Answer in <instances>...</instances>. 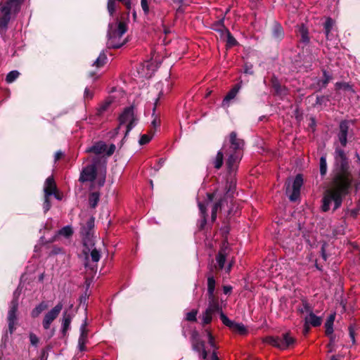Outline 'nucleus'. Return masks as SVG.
Masks as SVG:
<instances>
[{
	"instance_id": "f257e3e1",
	"label": "nucleus",
	"mask_w": 360,
	"mask_h": 360,
	"mask_svg": "<svg viewBox=\"0 0 360 360\" xmlns=\"http://www.w3.org/2000/svg\"><path fill=\"white\" fill-rule=\"evenodd\" d=\"M334 163L331 180L321 199V210L328 212L332 205L333 212L339 209L343 199L349 193L353 182L349 158L345 150L335 143Z\"/></svg>"
},
{
	"instance_id": "f03ea898",
	"label": "nucleus",
	"mask_w": 360,
	"mask_h": 360,
	"mask_svg": "<svg viewBox=\"0 0 360 360\" xmlns=\"http://www.w3.org/2000/svg\"><path fill=\"white\" fill-rule=\"evenodd\" d=\"M245 145L243 139H240L236 131H231L228 139H226L222 146V150L227 156L226 166L228 173L227 186L228 195H231L235 187H236V179L235 178L238 164L242 158V151Z\"/></svg>"
},
{
	"instance_id": "7ed1b4c3",
	"label": "nucleus",
	"mask_w": 360,
	"mask_h": 360,
	"mask_svg": "<svg viewBox=\"0 0 360 360\" xmlns=\"http://www.w3.org/2000/svg\"><path fill=\"white\" fill-rule=\"evenodd\" d=\"M127 32L125 22L119 21L118 19L114 22L109 23L108 31L107 46L109 49H119L125 43L122 39L123 34Z\"/></svg>"
},
{
	"instance_id": "20e7f679",
	"label": "nucleus",
	"mask_w": 360,
	"mask_h": 360,
	"mask_svg": "<svg viewBox=\"0 0 360 360\" xmlns=\"http://www.w3.org/2000/svg\"><path fill=\"white\" fill-rule=\"evenodd\" d=\"M264 342L273 347L285 350L292 347L296 342V339L290 335V333H283L281 336H268Z\"/></svg>"
},
{
	"instance_id": "39448f33",
	"label": "nucleus",
	"mask_w": 360,
	"mask_h": 360,
	"mask_svg": "<svg viewBox=\"0 0 360 360\" xmlns=\"http://www.w3.org/2000/svg\"><path fill=\"white\" fill-rule=\"evenodd\" d=\"M118 121L120 126L127 123L124 134V137H126L129 131L136 126L138 121V118L134 114V107L131 105L124 108L118 117Z\"/></svg>"
},
{
	"instance_id": "423d86ee",
	"label": "nucleus",
	"mask_w": 360,
	"mask_h": 360,
	"mask_svg": "<svg viewBox=\"0 0 360 360\" xmlns=\"http://www.w3.org/2000/svg\"><path fill=\"white\" fill-rule=\"evenodd\" d=\"M18 299H13L9 305L7 315L8 332L12 335L16 330L18 324Z\"/></svg>"
},
{
	"instance_id": "0eeeda50",
	"label": "nucleus",
	"mask_w": 360,
	"mask_h": 360,
	"mask_svg": "<svg viewBox=\"0 0 360 360\" xmlns=\"http://www.w3.org/2000/svg\"><path fill=\"white\" fill-rule=\"evenodd\" d=\"M352 124V121L348 120H342L339 124L337 137L342 148L346 147L348 137L353 136V130L351 129Z\"/></svg>"
},
{
	"instance_id": "6e6552de",
	"label": "nucleus",
	"mask_w": 360,
	"mask_h": 360,
	"mask_svg": "<svg viewBox=\"0 0 360 360\" xmlns=\"http://www.w3.org/2000/svg\"><path fill=\"white\" fill-rule=\"evenodd\" d=\"M94 217H89L81 229L83 245L84 247H86L89 250H90L89 246H94V245L92 239V231L94 228Z\"/></svg>"
},
{
	"instance_id": "1a4fd4ad",
	"label": "nucleus",
	"mask_w": 360,
	"mask_h": 360,
	"mask_svg": "<svg viewBox=\"0 0 360 360\" xmlns=\"http://www.w3.org/2000/svg\"><path fill=\"white\" fill-rule=\"evenodd\" d=\"M217 191L216 193H207V201L206 204L201 202H198V207L200 210V219L198 220L197 226H198L199 231H202L205 228V226L207 224V217L206 207L210 202H211L213 200L214 196L217 195Z\"/></svg>"
},
{
	"instance_id": "9d476101",
	"label": "nucleus",
	"mask_w": 360,
	"mask_h": 360,
	"mask_svg": "<svg viewBox=\"0 0 360 360\" xmlns=\"http://www.w3.org/2000/svg\"><path fill=\"white\" fill-rule=\"evenodd\" d=\"M303 184V178L302 174H297L292 181L290 186V184L287 186L286 193L289 194V199L290 201H296L300 194V188Z\"/></svg>"
},
{
	"instance_id": "9b49d317",
	"label": "nucleus",
	"mask_w": 360,
	"mask_h": 360,
	"mask_svg": "<svg viewBox=\"0 0 360 360\" xmlns=\"http://www.w3.org/2000/svg\"><path fill=\"white\" fill-rule=\"evenodd\" d=\"M97 176V162H94L93 163L86 165L84 167L81 173L79 178V181L81 183L85 182H94Z\"/></svg>"
},
{
	"instance_id": "f8f14e48",
	"label": "nucleus",
	"mask_w": 360,
	"mask_h": 360,
	"mask_svg": "<svg viewBox=\"0 0 360 360\" xmlns=\"http://www.w3.org/2000/svg\"><path fill=\"white\" fill-rule=\"evenodd\" d=\"M63 307V305L62 302H60L53 308L45 314L42 321V326L45 330L50 328L51 324L58 316Z\"/></svg>"
},
{
	"instance_id": "ddd939ff",
	"label": "nucleus",
	"mask_w": 360,
	"mask_h": 360,
	"mask_svg": "<svg viewBox=\"0 0 360 360\" xmlns=\"http://www.w3.org/2000/svg\"><path fill=\"white\" fill-rule=\"evenodd\" d=\"M228 188H229V186H227V181H226V184H225V187H224L225 193L224 194V196L220 197L219 198L218 201L212 205V214H211V220H212V223L216 220L217 211L219 209L221 208L222 205H224V202H228V200H231L232 198L233 197V193L235 192L236 188L233 189V193L230 195H228V194H227Z\"/></svg>"
},
{
	"instance_id": "4468645a",
	"label": "nucleus",
	"mask_w": 360,
	"mask_h": 360,
	"mask_svg": "<svg viewBox=\"0 0 360 360\" xmlns=\"http://www.w3.org/2000/svg\"><path fill=\"white\" fill-rule=\"evenodd\" d=\"M230 252V248L227 241H224L220 247V249L216 255V261L217 267L219 270H222L226 260V257Z\"/></svg>"
},
{
	"instance_id": "2eb2a0df",
	"label": "nucleus",
	"mask_w": 360,
	"mask_h": 360,
	"mask_svg": "<svg viewBox=\"0 0 360 360\" xmlns=\"http://www.w3.org/2000/svg\"><path fill=\"white\" fill-rule=\"evenodd\" d=\"M11 20V11L8 8L2 7L0 4V33L4 32Z\"/></svg>"
},
{
	"instance_id": "dca6fc26",
	"label": "nucleus",
	"mask_w": 360,
	"mask_h": 360,
	"mask_svg": "<svg viewBox=\"0 0 360 360\" xmlns=\"http://www.w3.org/2000/svg\"><path fill=\"white\" fill-rule=\"evenodd\" d=\"M241 86L240 84H236L227 93V94L224 98L221 107L224 108H228L230 106L231 101L233 100L238 93L239 92Z\"/></svg>"
},
{
	"instance_id": "f3484780",
	"label": "nucleus",
	"mask_w": 360,
	"mask_h": 360,
	"mask_svg": "<svg viewBox=\"0 0 360 360\" xmlns=\"http://www.w3.org/2000/svg\"><path fill=\"white\" fill-rule=\"evenodd\" d=\"M297 36L300 37L299 42L304 46L310 42L309 30L304 24H301L297 27Z\"/></svg>"
},
{
	"instance_id": "a211bd4d",
	"label": "nucleus",
	"mask_w": 360,
	"mask_h": 360,
	"mask_svg": "<svg viewBox=\"0 0 360 360\" xmlns=\"http://www.w3.org/2000/svg\"><path fill=\"white\" fill-rule=\"evenodd\" d=\"M208 306L207 309L214 313H219L222 311L221 307L219 303V298L215 294L207 295Z\"/></svg>"
},
{
	"instance_id": "6ab92c4d",
	"label": "nucleus",
	"mask_w": 360,
	"mask_h": 360,
	"mask_svg": "<svg viewBox=\"0 0 360 360\" xmlns=\"http://www.w3.org/2000/svg\"><path fill=\"white\" fill-rule=\"evenodd\" d=\"M224 153L222 148L219 150L216 156L210 160L209 165L217 170L220 169L224 165Z\"/></svg>"
},
{
	"instance_id": "aec40b11",
	"label": "nucleus",
	"mask_w": 360,
	"mask_h": 360,
	"mask_svg": "<svg viewBox=\"0 0 360 360\" xmlns=\"http://www.w3.org/2000/svg\"><path fill=\"white\" fill-rule=\"evenodd\" d=\"M57 189V186L53 176H49L44 183V195L51 196Z\"/></svg>"
},
{
	"instance_id": "412c9836",
	"label": "nucleus",
	"mask_w": 360,
	"mask_h": 360,
	"mask_svg": "<svg viewBox=\"0 0 360 360\" xmlns=\"http://www.w3.org/2000/svg\"><path fill=\"white\" fill-rule=\"evenodd\" d=\"M73 229L71 226H65L58 231L56 234L51 239L50 242L52 243L58 240L60 236L69 238L73 235Z\"/></svg>"
},
{
	"instance_id": "4be33fe9",
	"label": "nucleus",
	"mask_w": 360,
	"mask_h": 360,
	"mask_svg": "<svg viewBox=\"0 0 360 360\" xmlns=\"http://www.w3.org/2000/svg\"><path fill=\"white\" fill-rule=\"evenodd\" d=\"M107 149V145L103 141H98L95 143L92 146L88 148L86 150V153H92L96 155H100L105 153Z\"/></svg>"
},
{
	"instance_id": "5701e85b",
	"label": "nucleus",
	"mask_w": 360,
	"mask_h": 360,
	"mask_svg": "<svg viewBox=\"0 0 360 360\" xmlns=\"http://www.w3.org/2000/svg\"><path fill=\"white\" fill-rule=\"evenodd\" d=\"M192 347L193 350L197 352L199 354V356L203 359H206L207 357V352L205 349V342L203 340H199L197 342H194L192 343Z\"/></svg>"
},
{
	"instance_id": "b1692460",
	"label": "nucleus",
	"mask_w": 360,
	"mask_h": 360,
	"mask_svg": "<svg viewBox=\"0 0 360 360\" xmlns=\"http://www.w3.org/2000/svg\"><path fill=\"white\" fill-rule=\"evenodd\" d=\"M72 316L71 314L68 313L67 311L63 312V319H62V327H61V333L63 336H65L67 332L70 328V323L72 321Z\"/></svg>"
},
{
	"instance_id": "393cba45",
	"label": "nucleus",
	"mask_w": 360,
	"mask_h": 360,
	"mask_svg": "<svg viewBox=\"0 0 360 360\" xmlns=\"http://www.w3.org/2000/svg\"><path fill=\"white\" fill-rule=\"evenodd\" d=\"M24 0H7L4 5L1 4L2 7H7L9 11H13V13H18L20 10V6Z\"/></svg>"
},
{
	"instance_id": "a878e982",
	"label": "nucleus",
	"mask_w": 360,
	"mask_h": 360,
	"mask_svg": "<svg viewBox=\"0 0 360 360\" xmlns=\"http://www.w3.org/2000/svg\"><path fill=\"white\" fill-rule=\"evenodd\" d=\"M216 313L210 311L208 309H205V311L202 313V314L199 316L200 319V324L205 327L206 325L210 324L212 321V317Z\"/></svg>"
},
{
	"instance_id": "bb28decb",
	"label": "nucleus",
	"mask_w": 360,
	"mask_h": 360,
	"mask_svg": "<svg viewBox=\"0 0 360 360\" xmlns=\"http://www.w3.org/2000/svg\"><path fill=\"white\" fill-rule=\"evenodd\" d=\"M335 25V21L330 17L327 18L323 24L324 32L327 39H332V30Z\"/></svg>"
},
{
	"instance_id": "cd10ccee",
	"label": "nucleus",
	"mask_w": 360,
	"mask_h": 360,
	"mask_svg": "<svg viewBox=\"0 0 360 360\" xmlns=\"http://www.w3.org/2000/svg\"><path fill=\"white\" fill-rule=\"evenodd\" d=\"M211 27L213 30L219 32L221 37L224 36V32L228 30L224 25V17L213 22Z\"/></svg>"
},
{
	"instance_id": "c85d7f7f",
	"label": "nucleus",
	"mask_w": 360,
	"mask_h": 360,
	"mask_svg": "<svg viewBox=\"0 0 360 360\" xmlns=\"http://www.w3.org/2000/svg\"><path fill=\"white\" fill-rule=\"evenodd\" d=\"M112 102L113 99L109 97L103 103H101L97 108L96 115L102 116L109 109V107L112 103Z\"/></svg>"
},
{
	"instance_id": "c756f323",
	"label": "nucleus",
	"mask_w": 360,
	"mask_h": 360,
	"mask_svg": "<svg viewBox=\"0 0 360 360\" xmlns=\"http://www.w3.org/2000/svg\"><path fill=\"white\" fill-rule=\"evenodd\" d=\"M89 329L87 328V321L85 319L84 323L80 326V335L78 342H88Z\"/></svg>"
},
{
	"instance_id": "7c9ffc66",
	"label": "nucleus",
	"mask_w": 360,
	"mask_h": 360,
	"mask_svg": "<svg viewBox=\"0 0 360 360\" xmlns=\"http://www.w3.org/2000/svg\"><path fill=\"white\" fill-rule=\"evenodd\" d=\"M48 304L42 301L37 305L31 311V316L34 319L38 317L40 314L48 308Z\"/></svg>"
},
{
	"instance_id": "2f4dec72",
	"label": "nucleus",
	"mask_w": 360,
	"mask_h": 360,
	"mask_svg": "<svg viewBox=\"0 0 360 360\" xmlns=\"http://www.w3.org/2000/svg\"><path fill=\"white\" fill-rule=\"evenodd\" d=\"M305 322L309 323L313 327H318L321 325L322 319L312 312L309 314V317L305 318Z\"/></svg>"
},
{
	"instance_id": "473e14b6",
	"label": "nucleus",
	"mask_w": 360,
	"mask_h": 360,
	"mask_svg": "<svg viewBox=\"0 0 360 360\" xmlns=\"http://www.w3.org/2000/svg\"><path fill=\"white\" fill-rule=\"evenodd\" d=\"M322 72L323 78L319 79L317 82L320 89L326 88L330 81L332 79V76L326 70H323Z\"/></svg>"
},
{
	"instance_id": "72a5a7b5",
	"label": "nucleus",
	"mask_w": 360,
	"mask_h": 360,
	"mask_svg": "<svg viewBox=\"0 0 360 360\" xmlns=\"http://www.w3.org/2000/svg\"><path fill=\"white\" fill-rule=\"evenodd\" d=\"M335 86L336 90L342 89L345 91H349L352 94H354L356 93L355 90L353 88V86L351 85L348 82H336Z\"/></svg>"
},
{
	"instance_id": "f704fd0d",
	"label": "nucleus",
	"mask_w": 360,
	"mask_h": 360,
	"mask_svg": "<svg viewBox=\"0 0 360 360\" xmlns=\"http://www.w3.org/2000/svg\"><path fill=\"white\" fill-rule=\"evenodd\" d=\"M272 34L275 39L278 40H281L283 38L284 31L282 26L279 23L275 22L274 25Z\"/></svg>"
},
{
	"instance_id": "c9c22d12",
	"label": "nucleus",
	"mask_w": 360,
	"mask_h": 360,
	"mask_svg": "<svg viewBox=\"0 0 360 360\" xmlns=\"http://www.w3.org/2000/svg\"><path fill=\"white\" fill-rule=\"evenodd\" d=\"M108 61V58L104 51L101 52L96 60L94 62L93 66H96L97 68L103 67Z\"/></svg>"
},
{
	"instance_id": "e433bc0d",
	"label": "nucleus",
	"mask_w": 360,
	"mask_h": 360,
	"mask_svg": "<svg viewBox=\"0 0 360 360\" xmlns=\"http://www.w3.org/2000/svg\"><path fill=\"white\" fill-rule=\"evenodd\" d=\"M359 328H360V326L357 323H351L348 326L349 335V338H351L352 344L356 343L355 337H356V333L359 330Z\"/></svg>"
},
{
	"instance_id": "4c0bfd02",
	"label": "nucleus",
	"mask_w": 360,
	"mask_h": 360,
	"mask_svg": "<svg viewBox=\"0 0 360 360\" xmlns=\"http://www.w3.org/2000/svg\"><path fill=\"white\" fill-rule=\"evenodd\" d=\"M216 281L214 276L210 273L207 274V295L214 294Z\"/></svg>"
},
{
	"instance_id": "58836bf2",
	"label": "nucleus",
	"mask_w": 360,
	"mask_h": 360,
	"mask_svg": "<svg viewBox=\"0 0 360 360\" xmlns=\"http://www.w3.org/2000/svg\"><path fill=\"white\" fill-rule=\"evenodd\" d=\"M233 332L237 333L240 335H244L248 333V330L245 326L241 323L234 322L232 327L230 328Z\"/></svg>"
},
{
	"instance_id": "ea45409f",
	"label": "nucleus",
	"mask_w": 360,
	"mask_h": 360,
	"mask_svg": "<svg viewBox=\"0 0 360 360\" xmlns=\"http://www.w3.org/2000/svg\"><path fill=\"white\" fill-rule=\"evenodd\" d=\"M100 200L99 192H92L89 195V204L91 208H95Z\"/></svg>"
},
{
	"instance_id": "a19ab883",
	"label": "nucleus",
	"mask_w": 360,
	"mask_h": 360,
	"mask_svg": "<svg viewBox=\"0 0 360 360\" xmlns=\"http://www.w3.org/2000/svg\"><path fill=\"white\" fill-rule=\"evenodd\" d=\"M224 35H226V48L230 49L238 44V41L234 38V37L231 34L229 29L224 32Z\"/></svg>"
},
{
	"instance_id": "79ce46f5",
	"label": "nucleus",
	"mask_w": 360,
	"mask_h": 360,
	"mask_svg": "<svg viewBox=\"0 0 360 360\" xmlns=\"http://www.w3.org/2000/svg\"><path fill=\"white\" fill-rule=\"evenodd\" d=\"M319 169L320 174L321 176H324L328 170L327 162H326V155L324 154L320 158L319 162Z\"/></svg>"
},
{
	"instance_id": "37998d69",
	"label": "nucleus",
	"mask_w": 360,
	"mask_h": 360,
	"mask_svg": "<svg viewBox=\"0 0 360 360\" xmlns=\"http://www.w3.org/2000/svg\"><path fill=\"white\" fill-rule=\"evenodd\" d=\"M302 301V307L298 309V311L301 314H304V312H307L309 314L312 313V307L310 305V304L308 302L307 299L303 298L301 300Z\"/></svg>"
},
{
	"instance_id": "c03bdc74",
	"label": "nucleus",
	"mask_w": 360,
	"mask_h": 360,
	"mask_svg": "<svg viewBox=\"0 0 360 360\" xmlns=\"http://www.w3.org/2000/svg\"><path fill=\"white\" fill-rule=\"evenodd\" d=\"M92 246H89V248L91 249ZM86 249L89 252V250L87 249L86 247H85ZM90 257L91 260L92 262L97 263L100 259H101V252L98 251L96 248H94L91 250H90Z\"/></svg>"
},
{
	"instance_id": "a18cd8bd",
	"label": "nucleus",
	"mask_w": 360,
	"mask_h": 360,
	"mask_svg": "<svg viewBox=\"0 0 360 360\" xmlns=\"http://www.w3.org/2000/svg\"><path fill=\"white\" fill-rule=\"evenodd\" d=\"M117 8V3L115 0H108L107 9L110 16H113Z\"/></svg>"
},
{
	"instance_id": "49530a36",
	"label": "nucleus",
	"mask_w": 360,
	"mask_h": 360,
	"mask_svg": "<svg viewBox=\"0 0 360 360\" xmlns=\"http://www.w3.org/2000/svg\"><path fill=\"white\" fill-rule=\"evenodd\" d=\"M20 75V72L17 70L9 72L6 77V82L8 84L13 82Z\"/></svg>"
},
{
	"instance_id": "de8ad7c7",
	"label": "nucleus",
	"mask_w": 360,
	"mask_h": 360,
	"mask_svg": "<svg viewBox=\"0 0 360 360\" xmlns=\"http://www.w3.org/2000/svg\"><path fill=\"white\" fill-rule=\"evenodd\" d=\"M150 134H143L141 135L140 139H139V143L140 145H145L150 142V141L152 139L154 131H152V129H150Z\"/></svg>"
},
{
	"instance_id": "09e8293b",
	"label": "nucleus",
	"mask_w": 360,
	"mask_h": 360,
	"mask_svg": "<svg viewBox=\"0 0 360 360\" xmlns=\"http://www.w3.org/2000/svg\"><path fill=\"white\" fill-rule=\"evenodd\" d=\"M220 319L224 325L231 328L234 323V321L230 320L223 312V311L219 312Z\"/></svg>"
},
{
	"instance_id": "8fccbe9b",
	"label": "nucleus",
	"mask_w": 360,
	"mask_h": 360,
	"mask_svg": "<svg viewBox=\"0 0 360 360\" xmlns=\"http://www.w3.org/2000/svg\"><path fill=\"white\" fill-rule=\"evenodd\" d=\"M197 309H192L191 311L188 312L186 315V320L191 322L197 321Z\"/></svg>"
},
{
	"instance_id": "3c124183",
	"label": "nucleus",
	"mask_w": 360,
	"mask_h": 360,
	"mask_svg": "<svg viewBox=\"0 0 360 360\" xmlns=\"http://www.w3.org/2000/svg\"><path fill=\"white\" fill-rule=\"evenodd\" d=\"M330 101L329 96H317L316 99V105H326L327 102Z\"/></svg>"
},
{
	"instance_id": "603ef678",
	"label": "nucleus",
	"mask_w": 360,
	"mask_h": 360,
	"mask_svg": "<svg viewBox=\"0 0 360 360\" xmlns=\"http://www.w3.org/2000/svg\"><path fill=\"white\" fill-rule=\"evenodd\" d=\"M84 253L85 254V263H84V266L86 268H89V269H91L92 271L94 272H96V270H97V264H96L95 265H91L89 264V256H88V254L86 252V251L84 250Z\"/></svg>"
},
{
	"instance_id": "864d4df0",
	"label": "nucleus",
	"mask_w": 360,
	"mask_h": 360,
	"mask_svg": "<svg viewBox=\"0 0 360 360\" xmlns=\"http://www.w3.org/2000/svg\"><path fill=\"white\" fill-rule=\"evenodd\" d=\"M50 197L51 196H47V195H44V203H43V208H44V212H48L51 207Z\"/></svg>"
},
{
	"instance_id": "5fc2aeb1",
	"label": "nucleus",
	"mask_w": 360,
	"mask_h": 360,
	"mask_svg": "<svg viewBox=\"0 0 360 360\" xmlns=\"http://www.w3.org/2000/svg\"><path fill=\"white\" fill-rule=\"evenodd\" d=\"M29 338H30V343L33 346L37 347L38 343H39V340L38 337L34 333H30V335H29Z\"/></svg>"
},
{
	"instance_id": "6e6d98bb",
	"label": "nucleus",
	"mask_w": 360,
	"mask_h": 360,
	"mask_svg": "<svg viewBox=\"0 0 360 360\" xmlns=\"http://www.w3.org/2000/svg\"><path fill=\"white\" fill-rule=\"evenodd\" d=\"M62 253H64L63 249L60 247H58V246L55 245L52 248V250L49 253V255L50 256L62 254Z\"/></svg>"
},
{
	"instance_id": "4d7b16f0",
	"label": "nucleus",
	"mask_w": 360,
	"mask_h": 360,
	"mask_svg": "<svg viewBox=\"0 0 360 360\" xmlns=\"http://www.w3.org/2000/svg\"><path fill=\"white\" fill-rule=\"evenodd\" d=\"M325 328H326V335L327 336H329V335H333V324L332 323H325Z\"/></svg>"
},
{
	"instance_id": "13d9d810",
	"label": "nucleus",
	"mask_w": 360,
	"mask_h": 360,
	"mask_svg": "<svg viewBox=\"0 0 360 360\" xmlns=\"http://www.w3.org/2000/svg\"><path fill=\"white\" fill-rule=\"evenodd\" d=\"M329 342L327 345V347L329 348V352H332L333 351V347L335 342V336L334 335H329Z\"/></svg>"
},
{
	"instance_id": "bf43d9fd",
	"label": "nucleus",
	"mask_w": 360,
	"mask_h": 360,
	"mask_svg": "<svg viewBox=\"0 0 360 360\" xmlns=\"http://www.w3.org/2000/svg\"><path fill=\"white\" fill-rule=\"evenodd\" d=\"M141 8H142L144 13L146 15H148L149 13V6H148V0H141Z\"/></svg>"
},
{
	"instance_id": "052dcab7",
	"label": "nucleus",
	"mask_w": 360,
	"mask_h": 360,
	"mask_svg": "<svg viewBox=\"0 0 360 360\" xmlns=\"http://www.w3.org/2000/svg\"><path fill=\"white\" fill-rule=\"evenodd\" d=\"M272 85H273V88L275 89L276 93H279L281 91V86L278 83L276 78H272Z\"/></svg>"
},
{
	"instance_id": "680f3d73",
	"label": "nucleus",
	"mask_w": 360,
	"mask_h": 360,
	"mask_svg": "<svg viewBox=\"0 0 360 360\" xmlns=\"http://www.w3.org/2000/svg\"><path fill=\"white\" fill-rule=\"evenodd\" d=\"M191 343L194 342H197V341H199V340H201L200 337H199V333L197 330H193L191 333Z\"/></svg>"
},
{
	"instance_id": "e2e57ef3",
	"label": "nucleus",
	"mask_w": 360,
	"mask_h": 360,
	"mask_svg": "<svg viewBox=\"0 0 360 360\" xmlns=\"http://www.w3.org/2000/svg\"><path fill=\"white\" fill-rule=\"evenodd\" d=\"M115 1L121 2L123 5H124V6L126 7V8L128 11H130V9L131 8V0H115Z\"/></svg>"
},
{
	"instance_id": "0e129e2a",
	"label": "nucleus",
	"mask_w": 360,
	"mask_h": 360,
	"mask_svg": "<svg viewBox=\"0 0 360 360\" xmlns=\"http://www.w3.org/2000/svg\"><path fill=\"white\" fill-rule=\"evenodd\" d=\"M115 150V146L114 144H110L109 148L106 149L105 153L108 156L112 155Z\"/></svg>"
},
{
	"instance_id": "69168bd1",
	"label": "nucleus",
	"mask_w": 360,
	"mask_h": 360,
	"mask_svg": "<svg viewBox=\"0 0 360 360\" xmlns=\"http://www.w3.org/2000/svg\"><path fill=\"white\" fill-rule=\"evenodd\" d=\"M152 127L153 128V131L155 132V129L160 127V120L158 119L157 117H155L154 120L152 121Z\"/></svg>"
},
{
	"instance_id": "338daca9",
	"label": "nucleus",
	"mask_w": 360,
	"mask_h": 360,
	"mask_svg": "<svg viewBox=\"0 0 360 360\" xmlns=\"http://www.w3.org/2000/svg\"><path fill=\"white\" fill-rule=\"evenodd\" d=\"M84 97L88 99L93 98V93L88 88H86L84 90Z\"/></svg>"
},
{
	"instance_id": "774afa93",
	"label": "nucleus",
	"mask_w": 360,
	"mask_h": 360,
	"mask_svg": "<svg viewBox=\"0 0 360 360\" xmlns=\"http://www.w3.org/2000/svg\"><path fill=\"white\" fill-rule=\"evenodd\" d=\"M64 155V153L61 150H58L55 153L54 159L55 162L58 161L60 158H62Z\"/></svg>"
}]
</instances>
